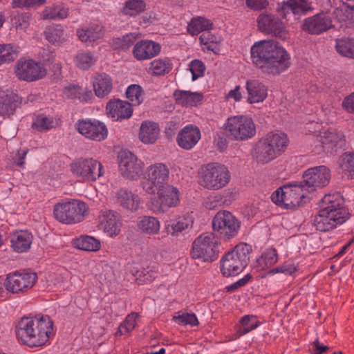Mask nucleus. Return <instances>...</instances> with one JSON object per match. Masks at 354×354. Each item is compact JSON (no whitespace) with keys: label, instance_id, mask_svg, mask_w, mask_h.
Returning <instances> with one entry per match:
<instances>
[{"label":"nucleus","instance_id":"26","mask_svg":"<svg viewBox=\"0 0 354 354\" xmlns=\"http://www.w3.org/2000/svg\"><path fill=\"white\" fill-rule=\"evenodd\" d=\"M201 139L200 129L193 125H188L182 129L178 134V145L186 150L192 149Z\"/></svg>","mask_w":354,"mask_h":354},{"label":"nucleus","instance_id":"42","mask_svg":"<svg viewBox=\"0 0 354 354\" xmlns=\"http://www.w3.org/2000/svg\"><path fill=\"white\" fill-rule=\"evenodd\" d=\"M278 261L277 252L274 248L267 249L261 256L257 259L254 268L257 270H265L275 264Z\"/></svg>","mask_w":354,"mask_h":354},{"label":"nucleus","instance_id":"22","mask_svg":"<svg viewBox=\"0 0 354 354\" xmlns=\"http://www.w3.org/2000/svg\"><path fill=\"white\" fill-rule=\"evenodd\" d=\"M313 10L311 3L307 0H288L281 3L278 10L284 18H287L290 13L299 17L306 15Z\"/></svg>","mask_w":354,"mask_h":354},{"label":"nucleus","instance_id":"35","mask_svg":"<svg viewBox=\"0 0 354 354\" xmlns=\"http://www.w3.org/2000/svg\"><path fill=\"white\" fill-rule=\"evenodd\" d=\"M137 227L142 234L153 236L159 233L160 223L156 217L142 216L138 218Z\"/></svg>","mask_w":354,"mask_h":354},{"label":"nucleus","instance_id":"43","mask_svg":"<svg viewBox=\"0 0 354 354\" xmlns=\"http://www.w3.org/2000/svg\"><path fill=\"white\" fill-rule=\"evenodd\" d=\"M79 39L82 42H93L103 37L102 28L98 25L81 29L77 31Z\"/></svg>","mask_w":354,"mask_h":354},{"label":"nucleus","instance_id":"10","mask_svg":"<svg viewBox=\"0 0 354 354\" xmlns=\"http://www.w3.org/2000/svg\"><path fill=\"white\" fill-rule=\"evenodd\" d=\"M303 183L299 185H284L278 188L271 196V199L275 204L285 208L299 206L305 196Z\"/></svg>","mask_w":354,"mask_h":354},{"label":"nucleus","instance_id":"38","mask_svg":"<svg viewBox=\"0 0 354 354\" xmlns=\"http://www.w3.org/2000/svg\"><path fill=\"white\" fill-rule=\"evenodd\" d=\"M333 15L338 21L352 25L354 24V5L342 2L335 8Z\"/></svg>","mask_w":354,"mask_h":354},{"label":"nucleus","instance_id":"37","mask_svg":"<svg viewBox=\"0 0 354 354\" xmlns=\"http://www.w3.org/2000/svg\"><path fill=\"white\" fill-rule=\"evenodd\" d=\"M173 95L176 102L184 106H196L203 100L201 93L183 90H176Z\"/></svg>","mask_w":354,"mask_h":354},{"label":"nucleus","instance_id":"28","mask_svg":"<svg viewBox=\"0 0 354 354\" xmlns=\"http://www.w3.org/2000/svg\"><path fill=\"white\" fill-rule=\"evenodd\" d=\"M92 84L95 95L100 98L109 95L113 89L111 77L105 73H96L92 77Z\"/></svg>","mask_w":354,"mask_h":354},{"label":"nucleus","instance_id":"16","mask_svg":"<svg viewBox=\"0 0 354 354\" xmlns=\"http://www.w3.org/2000/svg\"><path fill=\"white\" fill-rule=\"evenodd\" d=\"M303 185L308 192L326 186L330 180V169L322 165L307 169L303 175Z\"/></svg>","mask_w":354,"mask_h":354},{"label":"nucleus","instance_id":"13","mask_svg":"<svg viewBox=\"0 0 354 354\" xmlns=\"http://www.w3.org/2000/svg\"><path fill=\"white\" fill-rule=\"evenodd\" d=\"M169 169L163 163H156L147 167L145 179L142 182L143 189L149 194H155L158 187L167 184Z\"/></svg>","mask_w":354,"mask_h":354},{"label":"nucleus","instance_id":"57","mask_svg":"<svg viewBox=\"0 0 354 354\" xmlns=\"http://www.w3.org/2000/svg\"><path fill=\"white\" fill-rule=\"evenodd\" d=\"M201 44L205 46L208 50L214 51L218 42L217 37L208 30L205 31L199 37Z\"/></svg>","mask_w":354,"mask_h":354},{"label":"nucleus","instance_id":"34","mask_svg":"<svg viewBox=\"0 0 354 354\" xmlns=\"http://www.w3.org/2000/svg\"><path fill=\"white\" fill-rule=\"evenodd\" d=\"M160 128L156 122L147 120L141 124L139 131V139L145 144H153L158 138Z\"/></svg>","mask_w":354,"mask_h":354},{"label":"nucleus","instance_id":"17","mask_svg":"<svg viewBox=\"0 0 354 354\" xmlns=\"http://www.w3.org/2000/svg\"><path fill=\"white\" fill-rule=\"evenodd\" d=\"M259 30L265 33H272L276 37L285 40L288 37L281 19L272 14H261L257 19Z\"/></svg>","mask_w":354,"mask_h":354},{"label":"nucleus","instance_id":"19","mask_svg":"<svg viewBox=\"0 0 354 354\" xmlns=\"http://www.w3.org/2000/svg\"><path fill=\"white\" fill-rule=\"evenodd\" d=\"M77 131L86 138L101 141L107 137L108 131L106 125L97 120H79Z\"/></svg>","mask_w":354,"mask_h":354},{"label":"nucleus","instance_id":"39","mask_svg":"<svg viewBox=\"0 0 354 354\" xmlns=\"http://www.w3.org/2000/svg\"><path fill=\"white\" fill-rule=\"evenodd\" d=\"M46 40L55 46H60L67 40V35L61 25L48 26L44 31Z\"/></svg>","mask_w":354,"mask_h":354},{"label":"nucleus","instance_id":"53","mask_svg":"<svg viewBox=\"0 0 354 354\" xmlns=\"http://www.w3.org/2000/svg\"><path fill=\"white\" fill-rule=\"evenodd\" d=\"M142 88L138 84L129 86L126 91L127 97L135 105H139L143 100Z\"/></svg>","mask_w":354,"mask_h":354},{"label":"nucleus","instance_id":"58","mask_svg":"<svg viewBox=\"0 0 354 354\" xmlns=\"http://www.w3.org/2000/svg\"><path fill=\"white\" fill-rule=\"evenodd\" d=\"M173 319L178 322L179 324L187 325L189 324L192 326L198 324L197 317L194 313H178L177 315L173 317Z\"/></svg>","mask_w":354,"mask_h":354},{"label":"nucleus","instance_id":"40","mask_svg":"<svg viewBox=\"0 0 354 354\" xmlns=\"http://www.w3.org/2000/svg\"><path fill=\"white\" fill-rule=\"evenodd\" d=\"M192 224L193 217L190 214H187L182 217H179L176 222L167 224L165 226V230L168 234L176 236L186 229L191 227Z\"/></svg>","mask_w":354,"mask_h":354},{"label":"nucleus","instance_id":"60","mask_svg":"<svg viewBox=\"0 0 354 354\" xmlns=\"http://www.w3.org/2000/svg\"><path fill=\"white\" fill-rule=\"evenodd\" d=\"M82 88L77 85H70L64 89V94L69 99H79L81 97Z\"/></svg>","mask_w":354,"mask_h":354},{"label":"nucleus","instance_id":"21","mask_svg":"<svg viewBox=\"0 0 354 354\" xmlns=\"http://www.w3.org/2000/svg\"><path fill=\"white\" fill-rule=\"evenodd\" d=\"M333 27L330 17L324 13L308 17L302 24V30L311 35L321 34Z\"/></svg>","mask_w":354,"mask_h":354},{"label":"nucleus","instance_id":"6","mask_svg":"<svg viewBox=\"0 0 354 354\" xmlns=\"http://www.w3.org/2000/svg\"><path fill=\"white\" fill-rule=\"evenodd\" d=\"M156 192L148 201L149 209L155 214H164L180 203L179 191L171 185H161Z\"/></svg>","mask_w":354,"mask_h":354},{"label":"nucleus","instance_id":"31","mask_svg":"<svg viewBox=\"0 0 354 354\" xmlns=\"http://www.w3.org/2000/svg\"><path fill=\"white\" fill-rule=\"evenodd\" d=\"M263 139L275 151L274 153L277 157L285 151L289 142L287 135L280 131L270 132Z\"/></svg>","mask_w":354,"mask_h":354},{"label":"nucleus","instance_id":"62","mask_svg":"<svg viewBox=\"0 0 354 354\" xmlns=\"http://www.w3.org/2000/svg\"><path fill=\"white\" fill-rule=\"evenodd\" d=\"M245 5L251 10L261 11L266 9L268 5V0H245Z\"/></svg>","mask_w":354,"mask_h":354},{"label":"nucleus","instance_id":"52","mask_svg":"<svg viewBox=\"0 0 354 354\" xmlns=\"http://www.w3.org/2000/svg\"><path fill=\"white\" fill-rule=\"evenodd\" d=\"M54 127L53 119L44 115H38L32 124V129L39 131H46Z\"/></svg>","mask_w":354,"mask_h":354},{"label":"nucleus","instance_id":"15","mask_svg":"<svg viewBox=\"0 0 354 354\" xmlns=\"http://www.w3.org/2000/svg\"><path fill=\"white\" fill-rule=\"evenodd\" d=\"M37 279V276L35 272H15L7 275L4 286L8 292L17 294L31 288Z\"/></svg>","mask_w":354,"mask_h":354},{"label":"nucleus","instance_id":"44","mask_svg":"<svg viewBox=\"0 0 354 354\" xmlns=\"http://www.w3.org/2000/svg\"><path fill=\"white\" fill-rule=\"evenodd\" d=\"M172 65L168 58H159L150 63L149 73L152 75L160 76L168 73Z\"/></svg>","mask_w":354,"mask_h":354},{"label":"nucleus","instance_id":"29","mask_svg":"<svg viewBox=\"0 0 354 354\" xmlns=\"http://www.w3.org/2000/svg\"><path fill=\"white\" fill-rule=\"evenodd\" d=\"M20 104V97L16 93L0 91V115L9 117L14 114Z\"/></svg>","mask_w":354,"mask_h":354},{"label":"nucleus","instance_id":"63","mask_svg":"<svg viewBox=\"0 0 354 354\" xmlns=\"http://www.w3.org/2000/svg\"><path fill=\"white\" fill-rule=\"evenodd\" d=\"M138 317V314L133 313L129 315L123 323H122V327H124V332L129 333L131 331L136 325V319Z\"/></svg>","mask_w":354,"mask_h":354},{"label":"nucleus","instance_id":"55","mask_svg":"<svg viewBox=\"0 0 354 354\" xmlns=\"http://www.w3.org/2000/svg\"><path fill=\"white\" fill-rule=\"evenodd\" d=\"M157 272L149 268H143L141 271H137L136 274V281L140 285H143L151 282L156 278Z\"/></svg>","mask_w":354,"mask_h":354},{"label":"nucleus","instance_id":"54","mask_svg":"<svg viewBox=\"0 0 354 354\" xmlns=\"http://www.w3.org/2000/svg\"><path fill=\"white\" fill-rule=\"evenodd\" d=\"M241 323L242 327L238 331L241 335H245L255 329L259 325V322L256 316L254 315H245L241 318Z\"/></svg>","mask_w":354,"mask_h":354},{"label":"nucleus","instance_id":"12","mask_svg":"<svg viewBox=\"0 0 354 354\" xmlns=\"http://www.w3.org/2000/svg\"><path fill=\"white\" fill-rule=\"evenodd\" d=\"M226 131L236 140H245L256 134V127L252 118L234 116L227 120Z\"/></svg>","mask_w":354,"mask_h":354},{"label":"nucleus","instance_id":"48","mask_svg":"<svg viewBox=\"0 0 354 354\" xmlns=\"http://www.w3.org/2000/svg\"><path fill=\"white\" fill-rule=\"evenodd\" d=\"M44 19H65L68 16V9L62 6L46 8L41 14Z\"/></svg>","mask_w":354,"mask_h":354},{"label":"nucleus","instance_id":"41","mask_svg":"<svg viewBox=\"0 0 354 354\" xmlns=\"http://www.w3.org/2000/svg\"><path fill=\"white\" fill-rule=\"evenodd\" d=\"M140 37V34L131 32L127 34L122 37L113 38L109 41V45L114 50H128Z\"/></svg>","mask_w":354,"mask_h":354},{"label":"nucleus","instance_id":"36","mask_svg":"<svg viewBox=\"0 0 354 354\" xmlns=\"http://www.w3.org/2000/svg\"><path fill=\"white\" fill-rule=\"evenodd\" d=\"M32 239V235L27 230L17 232L12 236V247L17 252H26L30 249Z\"/></svg>","mask_w":354,"mask_h":354},{"label":"nucleus","instance_id":"1","mask_svg":"<svg viewBox=\"0 0 354 354\" xmlns=\"http://www.w3.org/2000/svg\"><path fill=\"white\" fill-rule=\"evenodd\" d=\"M252 62L268 74L278 75L290 65V55L274 40H262L251 48Z\"/></svg>","mask_w":354,"mask_h":354},{"label":"nucleus","instance_id":"64","mask_svg":"<svg viewBox=\"0 0 354 354\" xmlns=\"http://www.w3.org/2000/svg\"><path fill=\"white\" fill-rule=\"evenodd\" d=\"M342 104L346 111L354 113V93L346 97Z\"/></svg>","mask_w":354,"mask_h":354},{"label":"nucleus","instance_id":"4","mask_svg":"<svg viewBox=\"0 0 354 354\" xmlns=\"http://www.w3.org/2000/svg\"><path fill=\"white\" fill-rule=\"evenodd\" d=\"M251 252V245L241 243L225 253L220 261L222 274L224 277H232L241 272L249 262Z\"/></svg>","mask_w":354,"mask_h":354},{"label":"nucleus","instance_id":"23","mask_svg":"<svg viewBox=\"0 0 354 354\" xmlns=\"http://www.w3.org/2000/svg\"><path fill=\"white\" fill-rule=\"evenodd\" d=\"M161 50L159 44L151 40H142L135 44L133 57L139 61L149 59L158 55Z\"/></svg>","mask_w":354,"mask_h":354},{"label":"nucleus","instance_id":"33","mask_svg":"<svg viewBox=\"0 0 354 354\" xmlns=\"http://www.w3.org/2000/svg\"><path fill=\"white\" fill-rule=\"evenodd\" d=\"M274 150L261 138L256 144L253 151L252 157L259 163L266 164L277 158Z\"/></svg>","mask_w":354,"mask_h":354},{"label":"nucleus","instance_id":"49","mask_svg":"<svg viewBox=\"0 0 354 354\" xmlns=\"http://www.w3.org/2000/svg\"><path fill=\"white\" fill-rule=\"evenodd\" d=\"M336 50L342 56L354 59V42L348 39L336 40Z\"/></svg>","mask_w":354,"mask_h":354},{"label":"nucleus","instance_id":"3","mask_svg":"<svg viewBox=\"0 0 354 354\" xmlns=\"http://www.w3.org/2000/svg\"><path fill=\"white\" fill-rule=\"evenodd\" d=\"M53 322L47 315L41 317H24L16 326V336L30 347L40 346L49 339Z\"/></svg>","mask_w":354,"mask_h":354},{"label":"nucleus","instance_id":"30","mask_svg":"<svg viewBox=\"0 0 354 354\" xmlns=\"http://www.w3.org/2000/svg\"><path fill=\"white\" fill-rule=\"evenodd\" d=\"M245 88L248 94V102L250 104L263 102L267 97L266 86L258 80H249Z\"/></svg>","mask_w":354,"mask_h":354},{"label":"nucleus","instance_id":"51","mask_svg":"<svg viewBox=\"0 0 354 354\" xmlns=\"http://www.w3.org/2000/svg\"><path fill=\"white\" fill-rule=\"evenodd\" d=\"M17 51L11 44H0V65L14 61Z\"/></svg>","mask_w":354,"mask_h":354},{"label":"nucleus","instance_id":"18","mask_svg":"<svg viewBox=\"0 0 354 354\" xmlns=\"http://www.w3.org/2000/svg\"><path fill=\"white\" fill-rule=\"evenodd\" d=\"M119 167L122 176L135 179L142 171V162L131 151H122L119 154Z\"/></svg>","mask_w":354,"mask_h":354},{"label":"nucleus","instance_id":"50","mask_svg":"<svg viewBox=\"0 0 354 354\" xmlns=\"http://www.w3.org/2000/svg\"><path fill=\"white\" fill-rule=\"evenodd\" d=\"M75 65L83 70L88 69L95 62L93 54L89 51H80L75 57Z\"/></svg>","mask_w":354,"mask_h":354},{"label":"nucleus","instance_id":"8","mask_svg":"<svg viewBox=\"0 0 354 354\" xmlns=\"http://www.w3.org/2000/svg\"><path fill=\"white\" fill-rule=\"evenodd\" d=\"M87 211L88 207L85 203L74 201L57 203L54 207L53 213L59 222L72 224L83 221Z\"/></svg>","mask_w":354,"mask_h":354},{"label":"nucleus","instance_id":"45","mask_svg":"<svg viewBox=\"0 0 354 354\" xmlns=\"http://www.w3.org/2000/svg\"><path fill=\"white\" fill-rule=\"evenodd\" d=\"M146 9L144 0H127L125 1L121 12L124 15L136 17L143 12Z\"/></svg>","mask_w":354,"mask_h":354},{"label":"nucleus","instance_id":"56","mask_svg":"<svg viewBox=\"0 0 354 354\" xmlns=\"http://www.w3.org/2000/svg\"><path fill=\"white\" fill-rule=\"evenodd\" d=\"M339 167L343 171L354 174V153H344L339 160Z\"/></svg>","mask_w":354,"mask_h":354},{"label":"nucleus","instance_id":"5","mask_svg":"<svg viewBox=\"0 0 354 354\" xmlns=\"http://www.w3.org/2000/svg\"><path fill=\"white\" fill-rule=\"evenodd\" d=\"M230 172L223 164L210 162L201 169L200 183L207 189H221L230 183Z\"/></svg>","mask_w":354,"mask_h":354},{"label":"nucleus","instance_id":"7","mask_svg":"<svg viewBox=\"0 0 354 354\" xmlns=\"http://www.w3.org/2000/svg\"><path fill=\"white\" fill-rule=\"evenodd\" d=\"M218 237L213 232H205L198 236L192 244L191 256L205 262L216 260L219 254Z\"/></svg>","mask_w":354,"mask_h":354},{"label":"nucleus","instance_id":"11","mask_svg":"<svg viewBox=\"0 0 354 354\" xmlns=\"http://www.w3.org/2000/svg\"><path fill=\"white\" fill-rule=\"evenodd\" d=\"M71 170L74 176L87 181H95L104 174L100 162L93 158H80L71 164Z\"/></svg>","mask_w":354,"mask_h":354},{"label":"nucleus","instance_id":"25","mask_svg":"<svg viewBox=\"0 0 354 354\" xmlns=\"http://www.w3.org/2000/svg\"><path fill=\"white\" fill-rule=\"evenodd\" d=\"M106 110L108 116L115 120L129 118L133 113L131 104L120 100H110Z\"/></svg>","mask_w":354,"mask_h":354},{"label":"nucleus","instance_id":"46","mask_svg":"<svg viewBox=\"0 0 354 354\" xmlns=\"http://www.w3.org/2000/svg\"><path fill=\"white\" fill-rule=\"evenodd\" d=\"M75 248L89 252L97 251L100 248V242L99 240L90 236H81L74 240Z\"/></svg>","mask_w":354,"mask_h":354},{"label":"nucleus","instance_id":"9","mask_svg":"<svg viewBox=\"0 0 354 354\" xmlns=\"http://www.w3.org/2000/svg\"><path fill=\"white\" fill-rule=\"evenodd\" d=\"M212 224L213 233L225 241L234 237L240 228V222L231 212L226 210L217 212Z\"/></svg>","mask_w":354,"mask_h":354},{"label":"nucleus","instance_id":"20","mask_svg":"<svg viewBox=\"0 0 354 354\" xmlns=\"http://www.w3.org/2000/svg\"><path fill=\"white\" fill-rule=\"evenodd\" d=\"M317 142L319 143L320 148L318 153L324 151L333 153L345 145L344 136L335 131H326L322 133L317 137Z\"/></svg>","mask_w":354,"mask_h":354},{"label":"nucleus","instance_id":"59","mask_svg":"<svg viewBox=\"0 0 354 354\" xmlns=\"http://www.w3.org/2000/svg\"><path fill=\"white\" fill-rule=\"evenodd\" d=\"M205 67L204 64L198 59L193 60L189 64V70L192 74V80L203 76Z\"/></svg>","mask_w":354,"mask_h":354},{"label":"nucleus","instance_id":"61","mask_svg":"<svg viewBox=\"0 0 354 354\" xmlns=\"http://www.w3.org/2000/svg\"><path fill=\"white\" fill-rule=\"evenodd\" d=\"M296 266L294 264L290 263H285L283 265L279 267L270 270L268 273H283L285 274H292L294 272L296 271Z\"/></svg>","mask_w":354,"mask_h":354},{"label":"nucleus","instance_id":"2","mask_svg":"<svg viewBox=\"0 0 354 354\" xmlns=\"http://www.w3.org/2000/svg\"><path fill=\"white\" fill-rule=\"evenodd\" d=\"M349 218L344 206V199L339 194H326L319 203L318 214L315 216L317 230L329 232L343 224Z\"/></svg>","mask_w":354,"mask_h":354},{"label":"nucleus","instance_id":"27","mask_svg":"<svg viewBox=\"0 0 354 354\" xmlns=\"http://www.w3.org/2000/svg\"><path fill=\"white\" fill-rule=\"evenodd\" d=\"M115 196L119 205L127 211L136 212L140 207V197L130 190L124 188L120 189Z\"/></svg>","mask_w":354,"mask_h":354},{"label":"nucleus","instance_id":"14","mask_svg":"<svg viewBox=\"0 0 354 354\" xmlns=\"http://www.w3.org/2000/svg\"><path fill=\"white\" fill-rule=\"evenodd\" d=\"M15 73L19 80L30 82L44 77L47 71L40 62L21 58L15 64Z\"/></svg>","mask_w":354,"mask_h":354},{"label":"nucleus","instance_id":"47","mask_svg":"<svg viewBox=\"0 0 354 354\" xmlns=\"http://www.w3.org/2000/svg\"><path fill=\"white\" fill-rule=\"evenodd\" d=\"M212 28V23L208 19L198 17L192 19L187 26V31L192 35L199 34L201 32L209 30Z\"/></svg>","mask_w":354,"mask_h":354},{"label":"nucleus","instance_id":"24","mask_svg":"<svg viewBox=\"0 0 354 354\" xmlns=\"http://www.w3.org/2000/svg\"><path fill=\"white\" fill-rule=\"evenodd\" d=\"M101 228L110 236L119 234L122 225L119 214L111 210L102 212L100 216Z\"/></svg>","mask_w":354,"mask_h":354},{"label":"nucleus","instance_id":"32","mask_svg":"<svg viewBox=\"0 0 354 354\" xmlns=\"http://www.w3.org/2000/svg\"><path fill=\"white\" fill-rule=\"evenodd\" d=\"M263 139L275 151L274 153L277 157L285 151L289 142L287 135L280 131L270 132Z\"/></svg>","mask_w":354,"mask_h":354}]
</instances>
